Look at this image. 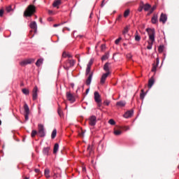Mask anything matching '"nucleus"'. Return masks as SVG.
<instances>
[{
  "label": "nucleus",
  "mask_w": 179,
  "mask_h": 179,
  "mask_svg": "<svg viewBox=\"0 0 179 179\" xmlns=\"http://www.w3.org/2000/svg\"><path fill=\"white\" fill-rule=\"evenodd\" d=\"M29 27L34 30V33H37V22H36V21L31 22Z\"/></svg>",
  "instance_id": "nucleus-11"
},
{
  "label": "nucleus",
  "mask_w": 179,
  "mask_h": 179,
  "mask_svg": "<svg viewBox=\"0 0 179 179\" xmlns=\"http://www.w3.org/2000/svg\"><path fill=\"white\" fill-rule=\"evenodd\" d=\"M24 179H29V178H27V177H25Z\"/></svg>",
  "instance_id": "nucleus-61"
},
{
  "label": "nucleus",
  "mask_w": 179,
  "mask_h": 179,
  "mask_svg": "<svg viewBox=\"0 0 179 179\" xmlns=\"http://www.w3.org/2000/svg\"><path fill=\"white\" fill-rule=\"evenodd\" d=\"M36 135H37V131L32 130L31 134V138H34V136H36Z\"/></svg>",
  "instance_id": "nucleus-35"
},
{
  "label": "nucleus",
  "mask_w": 179,
  "mask_h": 179,
  "mask_svg": "<svg viewBox=\"0 0 179 179\" xmlns=\"http://www.w3.org/2000/svg\"><path fill=\"white\" fill-rule=\"evenodd\" d=\"M39 22H41V23H43V18H39Z\"/></svg>",
  "instance_id": "nucleus-57"
},
{
  "label": "nucleus",
  "mask_w": 179,
  "mask_h": 179,
  "mask_svg": "<svg viewBox=\"0 0 179 179\" xmlns=\"http://www.w3.org/2000/svg\"><path fill=\"white\" fill-rule=\"evenodd\" d=\"M83 171H86V168H83Z\"/></svg>",
  "instance_id": "nucleus-59"
},
{
  "label": "nucleus",
  "mask_w": 179,
  "mask_h": 179,
  "mask_svg": "<svg viewBox=\"0 0 179 179\" xmlns=\"http://www.w3.org/2000/svg\"><path fill=\"white\" fill-rule=\"evenodd\" d=\"M37 90L33 91L32 92V97H33V100H37Z\"/></svg>",
  "instance_id": "nucleus-24"
},
{
  "label": "nucleus",
  "mask_w": 179,
  "mask_h": 179,
  "mask_svg": "<svg viewBox=\"0 0 179 179\" xmlns=\"http://www.w3.org/2000/svg\"><path fill=\"white\" fill-rule=\"evenodd\" d=\"M66 99L70 101V103H75V101H76V95L75 94H72L71 92H67Z\"/></svg>",
  "instance_id": "nucleus-6"
},
{
  "label": "nucleus",
  "mask_w": 179,
  "mask_h": 179,
  "mask_svg": "<svg viewBox=\"0 0 179 179\" xmlns=\"http://www.w3.org/2000/svg\"><path fill=\"white\" fill-rule=\"evenodd\" d=\"M121 40H122V38L120 37L119 38L116 39L115 41V44H116V45H118V44H120V41H121Z\"/></svg>",
  "instance_id": "nucleus-38"
},
{
  "label": "nucleus",
  "mask_w": 179,
  "mask_h": 179,
  "mask_svg": "<svg viewBox=\"0 0 179 179\" xmlns=\"http://www.w3.org/2000/svg\"><path fill=\"white\" fill-rule=\"evenodd\" d=\"M129 29L128 28V27H125L123 31H122V34H127V33H128Z\"/></svg>",
  "instance_id": "nucleus-37"
},
{
  "label": "nucleus",
  "mask_w": 179,
  "mask_h": 179,
  "mask_svg": "<svg viewBox=\"0 0 179 179\" xmlns=\"http://www.w3.org/2000/svg\"><path fill=\"white\" fill-rule=\"evenodd\" d=\"M92 78H93V73L92 72L89 76L87 77V79L86 80V85L87 86H89V85H90V83H92Z\"/></svg>",
  "instance_id": "nucleus-16"
},
{
  "label": "nucleus",
  "mask_w": 179,
  "mask_h": 179,
  "mask_svg": "<svg viewBox=\"0 0 179 179\" xmlns=\"http://www.w3.org/2000/svg\"><path fill=\"white\" fill-rule=\"evenodd\" d=\"M61 3H62L61 0H55V1L53 2L52 6L54 8H57V9H59V5H61Z\"/></svg>",
  "instance_id": "nucleus-15"
},
{
  "label": "nucleus",
  "mask_w": 179,
  "mask_h": 179,
  "mask_svg": "<svg viewBox=\"0 0 179 179\" xmlns=\"http://www.w3.org/2000/svg\"><path fill=\"white\" fill-rule=\"evenodd\" d=\"M48 152H50V148H45L43 149V153L44 155H48Z\"/></svg>",
  "instance_id": "nucleus-34"
},
{
  "label": "nucleus",
  "mask_w": 179,
  "mask_h": 179,
  "mask_svg": "<svg viewBox=\"0 0 179 179\" xmlns=\"http://www.w3.org/2000/svg\"><path fill=\"white\" fill-rule=\"evenodd\" d=\"M103 104H105V106H110V101L107 100L104 101Z\"/></svg>",
  "instance_id": "nucleus-45"
},
{
  "label": "nucleus",
  "mask_w": 179,
  "mask_h": 179,
  "mask_svg": "<svg viewBox=\"0 0 179 179\" xmlns=\"http://www.w3.org/2000/svg\"><path fill=\"white\" fill-rule=\"evenodd\" d=\"M58 149H59V145L58 143H55L53 148V153L55 155L58 152Z\"/></svg>",
  "instance_id": "nucleus-20"
},
{
  "label": "nucleus",
  "mask_w": 179,
  "mask_h": 179,
  "mask_svg": "<svg viewBox=\"0 0 179 179\" xmlns=\"http://www.w3.org/2000/svg\"><path fill=\"white\" fill-rule=\"evenodd\" d=\"M101 51H103V50H106V45L104 44L101 45Z\"/></svg>",
  "instance_id": "nucleus-48"
},
{
  "label": "nucleus",
  "mask_w": 179,
  "mask_h": 179,
  "mask_svg": "<svg viewBox=\"0 0 179 179\" xmlns=\"http://www.w3.org/2000/svg\"><path fill=\"white\" fill-rule=\"evenodd\" d=\"M44 174L45 176L46 177V178H50V169H45L44 171Z\"/></svg>",
  "instance_id": "nucleus-23"
},
{
  "label": "nucleus",
  "mask_w": 179,
  "mask_h": 179,
  "mask_svg": "<svg viewBox=\"0 0 179 179\" xmlns=\"http://www.w3.org/2000/svg\"><path fill=\"white\" fill-rule=\"evenodd\" d=\"M108 123L110 125H115V121L114 120H113V119L109 120Z\"/></svg>",
  "instance_id": "nucleus-39"
},
{
  "label": "nucleus",
  "mask_w": 179,
  "mask_h": 179,
  "mask_svg": "<svg viewBox=\"0 0 179 179\" xmlns=\"http://www.w3.org/2000/svg\"><path fill=\"white\" fill-rule=\"evenodd\" d=\"M96 122H97V117L94 115L91 116L89 119V124L91 125V127H94Z\"/></svg>",
  "instance_id": "nucleus-8"
},
{
  "label": "nucleus",
  "mask_w": 179,
  "mask_h": 179,
  "mask_svg": "<svg viewBox=\"0 0 179 179\" xmlns=\"http://www.w3.org/2000/svg\"><path fill=\"white\" fill-rule=\"evenodd\" d=\"M108 57H109V54H108V53H106V54L101 57V60H102V61H106V60L108 59Z\"/></svg>",
  "instance_id": "nucleus-27"
},
{
  "label": "nucleus",
  "mask_w": 179,
  "mask_h": 179,
  "mask_svg": "<svg viewBox=\"0 0 179 179\" xmlns=\"http://www.w3.org/2000/svg\"><path fill=\"white\" fill-rule=\"evenodd\" d=\"M125 128H126V131H128V129H129V126H127Z\"/></svg>",
  "instance_id": "nucleus-56"
},
{
  "label": "nucleus",
  "mask_w": 179,
  "mask_h": 179,
  "mask_svg": "<svg viewBox=\"0 0 179 179\" xmlns=\"http://www.w3.org/2000/svg\"><path fill=\"white\" fill-rule=\"evenodd\" d=\"M146 31L148 33L149 40H150V41L148 42V45L147 46V49L152 50L153 43H155V36L156 34V32L155 31V29H150V28H148L146 29Z\"/></svg>",
  "instance_id": "nucleus-1"
},
{
  "label": "nucleus",
  "mask_w": 179,
  "mask_h": 179,
  "mask_svg": "<svg viewBox=\"0 0 179 179\" xmlns=\"http://www.w3.org/2000/svg\"><path fill=\"white\" fill-rule=\"evenodd\" d=\"M92 65H93V60H90L87 66V68H92Z\"/></svg>",
  "instance_id": "nucleus-41"
},
{
  "label": "nucleus",
  "mask_w": 179,
  "mask_h": 179,
  "mask_svg": "<svg viewBox=\"0 0 179 179\" xmlns=\"http://www.w3.org/2000/svg\"><path fill=\"white\" fill-rule=\"evenodd\" d=\"M134 115V111L133 110H128L127 111L124 115L123 117L124 118H131Z\"/></svg>",
  "instance_id": "nucleus-13"
},
{
  "label": "nucleus",
  "mask_w": 179,
  "mask_h": 179,
  "mask_svg": "<svg viewBox=\"0 0 179 179\" xmlns=\"http://www.w3.org/2000/svg\"><path fill=\"white\" fill-rule=\"evenodd\" d=\"M90 69H92V68H90V67H87V69H86V72H85L86 76H87V75H89V73H90Z\"/></svg>",
  "instance_id": "nucleus-40"
},
{
  "label": "nucleus",
  "mask_w": 179,
  "mask_h": 179,
  "mask_svg": "<svg viewBox=\"0 0 179 179\" xmlns=\"http://www.w3.org/2000/svg\"><path fill=\"white\" fill-rule=\"evenodd\" d=\"M55 136H57V130L55 129L51 134L52 139H55Z\"/></svg>",
  "instance_id": "nucleus-25"
},
{
  "label": "nucleus",
  "mask_w": 179,
  "mask_h": 179,
  "mask_svg": "<svg viewBox=\"0 0 179 179\" xmlns=\"http://www.w3.org/2000/svg\"><path fill=\"white\" fill-rule=\"evenodd\" d=\"M135 40L136 41H141V36L138 35V31L136 32Z\"/></svg>",
  "instance_id": "nucleus-30"
},
{
  "label": "nucleus",
  "mask_w": 179,
  "mask_h": 179,
  "mask_svg": "<svg viewBox=\"0 0 179 179\" xmlns=\"http://www.w3.org/2000/svg\"><path fill=\"white\" fill-rule=\"evenodd\" d=\"M43 59H39L37 60V62H36V66H40L41 65V64H43Z\"/></svg>",
  "instance_id": "nucleus-26"
},
{
  "label": "nucleus",
  "mask_w": 179,
  "mask_h": 179,
  "mask_svg": "<svg viewBox=\"0 0 179 179\" xmlns=\"http://www.w3.org/2000/svg\"><path fill=\"white\" fill-rule=\"evenodd\" d=\"M62 57L64 58H66V57H68V58H72V56L68 53H66V52H64L62 54Z\"/></svg>",
  "instance_id": "nucleus-29"
},
{
  "label": "nucleus",
  "mask_w": 179,
  "mask_h": 179,
  "mask_svg": "<svg viewBox=\"0 0 179 179\" xmlns=\"http://www.w3.org/2000/svg\"><path fill=\"white\" fill-rule=\"evenodd\" d=\"M127 104V102L124 101H120L116 103L117 107H119V108H122V107H124Z\"/></svg>",
  "instance_id": "nucleus-14"
},
{
  "label": "nucleus",
  "mask_w": 179,
  "mask_h": 179,
  "mask_svg": "<svg viewBox=\"0 0 179 179\" xmlns=\"http://www.w3.org/2000/svg\"><path fill=\"white\" fill-rule=\"evenodd\" d=\"M145 96H146V92L142 90L141 93L140 94V99H141V100H143V99H145Z\"/></svg>",
  "instance_id": "nucleus-28"
},
{
  "label": "nucleus",
  "mask_w": 179,
  "mask_h": 179,
  "mask_svg": "<svg viewBox=\"0 0 179 179\" xmlns=\"http://www.w3.org/2000/svg\"><path fill=\"white\" fill-rule=\"evenodd\" d=\"M114 134H115V135L118 136L121 135V134H122V131L121 130H115Z\"/></svg>",
  "instance_id": "nucleus-31"
},
{
  "label": "nucleus",
  "mask_w": 179,
  "mask_h": 179,
  "mask_svg": "<svg viewBox=\"0 0 179 179\" xmlns=\"http://www.w3.org/2000/svg\"><path fill=\"white\" fill-rule=\"evenodd\" d=\"M156 9V6H153L152 8V9L150 10V13H153V10H155Z\"/></svg>",
  "instance_id": "nucleus-50"
},
{
  "label": "nucleus",
  "mask_w": 179,
  "mask_h": 179,
  "mask_svg": "<svg viewBox=\"0 0 179 179\" xmlns=\"http://www.w3.org/2000/svg\"><path fill=\"white\" fill-rule=\"evenodd\" d=\"M33 61H34V60L31 59H28L21 62L20 63V65H21V66H26V65H29V64H31L33 62Z\"/></svg>",
  "instance_id": "nucleus-10"
},
{
  "label": "nucleus",
  "mask_w": 179,
  "mask_h": 179,
  "mask_svg": "<svg viewBox=\"0 0 179 179\" xmlns=\"http://www.w3.org/2000/svg\"><path fill=\"white\" fill-rule=\"evenodd\" d=\"M138 10V12H142V10H143V6H140Z\"/></svg>",
  "instance_id": "nucleus-47"
},
{
  "label": "nucleus",
  "mask_w": 179,
  "mask_h": 179,
  "mask_svg": "<svg viewBox=\"0 0 179 179\" xmlns=\"http://www.w3.org/2000/svg\"><path fill=\"white\" fill-rule=\"evenodd\" d=\"M36 13V6L34 5H29L24 12L25 17H30Z\"/></svg>",
  "instance_id": "nucleus-2"
},
{
  "label": "nucleus",
  "mask_w": 179,
  "mask_h": 179,
  "mask_svg": "<svg viewBox=\"0 0 179 179\" xmlns=\"http://www.w3.org/2000/svg\"><path fill=\"white\" fill-rule=\"evenodd\" d=\"M86 90H90V89H89V88H87Z\"/></svg>",
  "instance_id": "nucleus-64"
},
{
  "label": "nucleus",
  "mask_w": 179,
  "mask_h": 179,
  "mask_svg": "<svg viewBox=\"0 0 179 179\" xmlns=\"http://www.w3.org/2000/svg\"><path fill=\"white\" fill-rule=\"evenodd\" d=\"M151 22L152 23V24H156L157 22V15L154 14L152 19H151Z\"/></svg>",
  "instance_id": "nucleus-19"
},
{
  "label": "nucleus",
  "mask_w": 179,
  "mask_h": 179,
  "mask_svg": "<svg viewBox=\"0 0 179 179\" xmlns=\"http://www.w3.org/2000/svg\"><path fill=\"white\" fill-rule=\"evenodd\" d=\"M34 171H35V173H40V169H36L34 170Z\"/></svg>",
  "instance_id": "nucleus-52"
},
{
  "label": "nucleus",
  "mask_w": 179,
  "mask_h": 179,
  "mask_svg": "<svg viewBox=\"0 0 179 179\" xmlns=\"http://www.w3.org/2000/svg\"><path fill=\"white\" fill-rule=\"evenodd\" d=\"M22 93L27 96L29 93V90H22Z\"/></svg>",
  "instance_id": "nucleus-44"
},
{
  "label": "nucleus",
  "mask_w": 179,
  "mask_h": 179,
  "mask_svg": "<svg viewBox=\"0 0 179 179\" xmlns=\"http://www.w3.org/2000/svg\"><path fill=\"white\" fill-rule=\"evenodd\" d=\"M94 99L97 103L99 108H100V107H101V95H100L98 92H95L94 93Z\"/></svg>",
  "instance_id": "nucleus-5"
},
{
  "label": "nucleus",
  "mask_w": 179,
  "mask_h": 179,
  "mask_svg": "<svg viewBox=\"0 0 179 179\" xmlns=\"http://www.w3.org/2000/svg\"><path fill=\"white\" fill-rule=\"evenodd\" d=\"M159 22H162L163 24L166 23V22H167V15L164 13H162L159 17Z\"/></svg>",
  "instance_id": "nucleus-12"
},
{
  "label": "nucleus",
  "mask_w": 179,
  "mask_h": 179,
  "mask_svg": "<svg viewBox=\"0 0 179 179\" xmlns=\"http://www.w3.org/2000/svg\"><path fill=\"white\" fill-rule=\"evenodd\" d=\"M109 65H110V63L107 62L103 66V69L104 71H106V73H108V72H110V69L108 68Z\"/></svg>",
  "instance_id": "nucleus-21"
},
{
  "label": "nucleus",
  "mask_w": 179,
  "mask_h": 179,
  "mask_svg": "<svg viewBox=\"0 0 179 179\" xmlns=\"http://www.w3.org/2000/svg\"><path fill=\"white\" fill-rule=\"evenodd\" d=\"M164 50V45H160L158 48L159 52H163Z\"/></svg>",
  "instance_id": "nucleus-36"
},
{
  "label": "nucleus",
  "mask_w": 179,
  "mask_h": 179,
  "mask_svg": "<svg viewBox=\"0 0 179 179\" xmlns=\"http://www.w3.org/2000/svg\"><path fill=\"white\" fill-rule=\"evenodd\" d=\"M87 93H89V90H86V94H87Z\"/></svg>",
  "instance_id": "nucleus-60"
},
{
  "label": "nucleus",
  "mask_w": 179,
  "mask_h": 179,
  "mask_svg": "<svg viewBox=\"0 0 179 179\" xmlns=\"http://www.w3.org/2000/svg\"><path fill=\"white\" fill-rule=\"evenodd\" d=\"M4 12H5V10L3 8L0 9V17H2V16H3Z\"/></svg>",
  "instance_id": "nucleus-43"
},
{
  "label": "nucleus",
  "mask_w": 179,
  "mask_h": 179,
  "mask_svg": "<svg viewBox=\"0 0 179 179\" xmlns=\"http://www.w3.org/2000/svg\"><path fill=\"white\" fill-rule=\"evenodd\" d=\"M38 135L40 138L45 136V130L44 129V125L42 124H38Z\"/></svg>",
  "instance_id": "nucleus-4"
},
{
  "label": "nucleus",
  "mask_w": 179,
  "mask_h": 179,
  "mask_svg": "<svg viewBox=\"0 0 179 179\" xmlns=\"http://www.w3.org/2000/svg\"><path fill=\"white\" fill-rule=\"evenodd\" d=\"M6 12H8V13L11 12V10H12V6H7L6 8Z\"/></svg>",
  "instance_id": "nucleus-42"
},
{
  "label": "nucleus",
  "mask_w": 179,
  "mask_h": 179,
  "mask_svg": "<svg viewBox=\"0 0 179 179\" xmlns=\"http://www.w3.org/2000/svg\"><path fill=\"white\" fill-rule=\"evenodd\" d=\"M73 86H75V85L71 84V89H73Z\"/></svg>",
  "instance_id": "nucleus-58"
},
{
  "label": "nucleus",
  "mask_w": 179,
  "mask_h": 179,
  "mask_svg": "<svg viewBox=\"0 0 179 179\" xmlns=\"http://www.w3.org/2000/svg\"><path fill=\"white\" fill-rule=\"evenodd\" d=\"M22 90H26V89H25V88H23Z\"/></svg>",
  "instance_id": "nucleus-63"
},
{
  "label": "nucleus",
  "mask_w": 179,
  "mask_h": 179,
  "mask_svg": "<svg viewBox=\"0 0 179 179\" xmlns=\"http://www.w3.org/2000/svg\"><path fill=\"white\" fill-rule=\"evenodd\" d=\"M159 57H157V58L156 59L155 65H157V66H159Z\"/></svg>",
  "instance_id": "nucleus-49"
},
{
  "label": "nucleus",
  "mask_w": 179,
  "mask_h": 179,
  "mask_svg": "<svg viewBox=\"0 0 179 179\" xmlns=\"http://www.w3.org/2000/svg\"><path fill=\"white\" fill-rule=\"evenodd\" d=\"M48 13L50 15H54V12L52 10H48Z\"/></svg>",
  "instance_id": "nucleus-51"
},
{
  "label": "nucleus",
  "mask_w": 179,
  "mask_h": 179,
  "mask_svg": "<svg viewBox=\"0 0 179 179\" xmlns=\"http://www.w3.org/2000/svg\"><path fill=\"white\" fill-rule=\"evenodd\" d=\"M76 64V61L73 59H68L67 61L65 62L63 68L66 69V71H69L70 68H72V66H74L75 64Z\"/></svg>",
  "instance_id": "nucleus-3"
},
{
  "label": "nucleus",
  "mask_w": 179,
  "mask_h": 179,
  "mask_svg": "<svg viewBox=\"0 0 179 179\" xmlns=\"http://www.w3.org/2000/svg\"><path fill=\"white\" fill-rule=\"evenodd\" d=\"M143 9L145 12H148V10H149V9H150V8H152V6L148 3H146L145 5H143Z\"/></svg>",
  "instance_id": "nucleus-22"
},
{
  "label": "nucleus",
  "mask_w": 179,
  "mask_h": 179,
  "mask_svg": "<svg viewBox=\"0 0 179 179\" xmlns=\"http://www.w3.org/2000/svg\"><path fill=\"white\" fill-rule=\"evenodd\" d=\"M108 75H110V72L106 73L102 75L100 80L101 85H104V83H106V79H107Z\"/></svg>",
  "instance_id": "nucleus-9"
},
{
  "label": "nucleus",
  "mask_w": 179,
  "mask_h": 179,
  "mask_svg": "<svg viewBox=\"0 0 179 179\" xmlns=\"http://www.w3.org/2000/svg\"><path fill=\"white\" fill-rule=\"evenodd\" d=\"M157 66L156 63H154L152 64V72H156V70L157 69Z\"/></svg>",
  "instance_id": "nucleus-32"
},
{
  "label": "nucleus",
  "mask_w": 179,
  "mask_h": 179,
  "mask_svg": "<svg viewBox=\"0 0 179 179\" xmlns=\"http://www.w3.org/2000/svg\"><path fill=\"white\" fill-rule=\"evenodd\" d=\"M87 152H88V156H93V148H92L91 145H88Z\"/></svg>",
  "instance_id": "nucleus-17"
},
{
  "label": "nucleus",
  "mask_w": 179,
  "mask_h": 179,
  "mask_svg": "<svg viewBox=\"0 0 179 179\" xmlns=\"http://www.w3.org/2000/svg\"><path fill=\"white\" fill-rule=\"evenodd\" d=\"M58 114L60 115V117L62 115L60 110H58Z\"/></svg>",
  "instance_id": "nucleus-55"
},
{
  "label": "nucleus",
  "mask_w": 179,
  "mask_h": 179,
  "mask_svg": "<svg viewBox=\"0 0 179 179\" xmlns=\"http://www.w3.org/2000/svg\"><path fill=\"white\" fill-rule=\"evenodd\" d=\"M127 59H132V55H131V54L127 55Z\"/></svg>",
  "instance_id": "nucleus-46"
},
{
  "label": "nucleus",
  "mask_w": 179,
  "mask_h": 179,
  "mask_svg": "<svg viewBox=\"0 0 179 179\" xmlns=\"http://www.w3.org/2000/svg\"><path fill=\"white\" fill-rule=\"evenodd\" d=\"M58 26H59V24H55L53 25V27H58Z\"/></svg>",
  "instance_id": "nucleus-54"
},
{
  "label": "nucleus",
  "mask_w": 179,
  "mask_h": 179,
  "mask_svg": "<svg viewBox=\"0 0 179 179\" xmlns=\"http://www.w3.org/2000/svg\"><path fill=\"white\" fill-rule=\"evenodd\" d=\"M34 90H37V87H35V88L34 89Z\"/></svg>",
  "instance_id": "nucleus-62"
},
{
  "label": "nucleus",
  "mask_w": 179,
  "mask_h": 179,
  "mask_svg": "<svg viewBox=\"0 0 179 179\" xmlns=\"http://www.w3.org/2000/svg\"><path fill=\"white\" fill-rule=\"evenodd\" d=\"M153 85H155V79L153 78H151L148 81V89H150L152 86H153Z\"/></svg>",
  "instance_id": "nucleus-18"
},
{
  "label": "nucleus",
  "mask_w": 179,
  "mask_h": 179,
  "mask_svg": "<svg viewBox=\"0 0 179 179\" xmlns=\"http://www.w3.org/2000/svg\"><path fill=\"white\" fill-rule=\"evenodd\" d=\"M104 6V0L102 1V3L101 4V8H103Z\"/></svg>",
  "instance_id": "nucleus-53"
},
{
  "label": "nucleus",
  "mask_w": 179,
  "mask_h": 179,
  "mask_svg": "<svg viewBox=\"0 0 179 179\" xmlns=\"http://www.w3.org/2000/svg\"><path fill=\"white\" fill-rule=\"evenodd\" d=\"M129 9L126 10L124 13V17H128L129 15Z\"/></svg>",
  "instance_id": "nucleus-33"
},
{
  "label": "nucleus",
  "mask_w": 179,
  "mask_h": 179,
  "mask_svg": "<svg viewBox=\"0 0 179 179\" xmlns=\"http://www.w3.org/2000/svg\"><path fill=\"white\" fill-rule=\"evenodd\" d=\"M24 110L25 113L24 115L25 121H27L29 120V115H30V109L29 108V106H27V103H24Z\"/></svg>",
  "instance_id": "nucleus-7"
}]
</instances>
